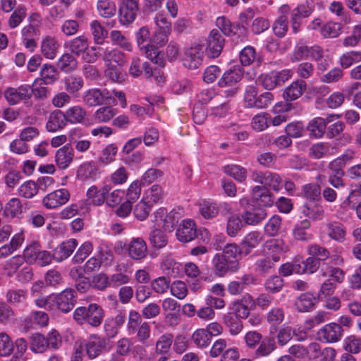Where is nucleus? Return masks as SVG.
I'll use <instances>...</instances> for the list:
<instances>
[{"label": "nucleus", "mask_w": 361, "mask_h": 361, "mask_svg": "<svg viewBox=\"0 0 361 361\" xmlns=\"http://www.w3.org/2000/svg\"><path fill=\"white\" fill-rule=\"evenodd\" d=\"M67 123L78 124L83 123L87 117L86 110L80 105L68 108L63 112Z\"/></svg>", "instance_id": "35"}, {"label": "nucleus", "mask_w": 361, "mask_h": 361, "mask_svg": "<svg viewBox=\"0 0 361 361\" xmlns=\"http://www.w3.org/2000/svg\"><path fill=\"white\" fill-rule=\"evenodd\" d=\"M23 205L18 198H12L6 205L4 213L7 217L15 218L22 214Z\"/></svg>", "instance_id": "64"}, {"label": "nucleus", "mask_w": 361, "mask_h": 361, "mask_svg": "<svg viewBox=\"0 0 361 361\" xmlns=\"http://www.w3.org/2000/svg\"><path fill=\"white\" fill-rule=\"evenodd\" d=\"M74 157L73 148L68 144L60 147L55 154V162L61 169H67L72 163Z\"/></svg>", "instance_id": "26"}, {"label": "nucleus", "mask_w": 361, "mask_h": 361, "mask_svg": "<svg viewBox=\"0 0 361 361\" xmlns=\"http://www.w3.org/2000/svg\"><path fill=\"white\" fill-rule=\"evenodd\" d=\"M106 346V340L97 335H91L85 343V350L90 358L99 356Z\"/></svg>", "instance_id": "22"}, {"label": "nucleus", "mask_w": 361, "mask_h": 361, "mask_svg": "<svg viewBox=\"0 0 361 361\" xmlns=\"http://www.w3.org/2000/svg\"><path fill=\"white\" fill-rule=\"evenodd\" d=\"M69 199L70 192L67 189H58L44 197L42 204L47 209H55L66 204Z\"/></svg>", "instance_id": "10"}, {"label": "nucleus", "mask_w": 361, "mask_h": 361, "mask_svg": "<svg viewBox=\"0 0 361 361\" xmlns=\"http://www.w3.org/2000/svg\"><path fill=\"white\" fill-rule=\"evenodd\" d=\"M125 319V316L121 313L114 317L106 319L104 329L106 335L110 338L115 337L118 334L121 326L124 324Z\"/></svg>", "instance_id": "42"}, {"label": "nucleus", "mask_w": 361, "mask_h": 361, "mask_svg": "<svg viewBox=\"0 0 361 361\" xmlns=\"http://www.w3.org/2000/svg\"><path fill=\"white\" fill-rule=\"evenodd\" d=\"M128 71L133 78H137L143 74L144 77L148 79L153 75V69L151 65L147 61H142L137 56L132 58Z\"/></svg>", "instance_id": "17"}, {"label": "nucleus", "mask_w": 361, "mask_h": 361, "mask_svg": "<svg viewBox=\"0 0 361 361\" xmlns=\"http://www.w3.org/2000/svg\"><path fill=\"white\" fill-rule=\"evenodd\" d=\"M306 87L307 84L303 80H297L285 89L283 97L286 101H294L303 94Z\"/></svg>", "instance_id": "33"}, {"label": "nucleus", "mask_w": 361, "mask_h": 361, "mask_svg": "<svg viewBox=\"0 0 361 361\" xmlns=\"http://www.w3.org/2000/svg\"><path fill=\"white\" fill-rule=\"evenodd\" d=\"M293 75L290 69H283L281 71H271L262 74L259 77V81L264 89L268 90H274L277 86L282 85L288 80Z\"/></svg>", "instance_id": "3"}, {"label": "nucleus", "mask_w": 361, "mask_h": 361, "mask_svg": "<svg viewBox=\"0 0 361 361\" xmlns=\"http://www.w3.org/2000/svg\"><path fill=\"white\" fill-rule=\"evenodd\" d=\"M252 200L258 207L263 208L271 207L274 202V196L270 190L260 185L255 186L252 190Z\"/></svg>", "instance_id": "18"}, {"label": "nucleus", "mask_w": 361, "mask_h": 361, "mask_svg": "<svg viewBox=\"0 0 361 361\" xmlns=\"http://www.w3.org/2000/svg\"><path fill=\"white\" fill-rule=\"evenodd\" d=\"M110 38L112 44L120 47L128 51H133V45L129 39L118 30H112L110 32Z\"/></svg>", "instance_id": "57"}, {"label": "nucleus", "mask_w": 361, "mask_h": 361, "mask_svg": "<svg viewBox=\"0 0 361 361\" xmlns=\"http://www.w3.org/2000/svg\"><path fill=\"white\" fill-rule=\"evenodd\" d=\"M176 235L177 239L182 243H188L193 240L197 235V226L192 219H184L178 225Z\"/></svg>", "instance_id": "12"}, {"label": "nucleus", "mask_w": 361, "mask_h": 361, "mask_svg": "<svg viewBox=\"0 0 361 361\" xmlns=\"http://www.w3.org/2000/svg\"><path fill=\"white\" fill-rule=\"evenodd\" d=\"M202 46L193 44L185 51L183 65L189 69H196L202 64Z\"/></svg>", "instance_id": "16"}, {"label": "nucleus", "mask_w": 361, "mask_h": 361, "mask_svg": "<svg viewBox=\"0 0 361 361\" xmlns=\"http://www.w3.org/2000/svg\"><path fill=\"white\" fill-rule=\"evenodd\" d=\"M310 227V222L307 219H304L297 224L293 230L294 238L301 241H310L312 240L313 235L307 231Z\"/></svg>", "instance_id": "45"}, {"label": "nucleus", "mask_w": 361, "mask_h": 361, "mask_svg": "<svg viewBox=\"0 0 361 361\" xmlns=\"http://www.w3.org/2000/svg\"><path fill=\"white\" fill-rule=\"evenodd\" d=\"M315 296L310 293H302L295 300V308L300 312H309L312 310L316 304Z\"/></svg>", "instance_id": "43"}, {"label": "nucleus", "mask_w": 361, "mask_h": 361, "mask_svg": "<svg viewBox=\"0 0 361 361\" xmlns=\"http://www.w3.org/2000/svg\"><path fill=\"white\" fill-rule=\"evenodd\" d=\"M212 265L214 274L219 277H223L228 272H235L239 269L238 259L228 258L221 253L214 256Z\"/></svg>", "instance_id": "6"}, {"label": "nucleus", "mask_w": 361, "mask_h": 361, "mask_svg": "<svg viewBox=\"0 0 361 361\" xmlns=\"http://www.w3.org/2000/svg\"><path fill=\"white\" fill-rule=\"evenodd\" d=\"M104 318V312L102 307L96 304L92 303L87 307V316L85 323L97 327L99 326Z\"/></svg>", "instance_id": "40"}, {"label": "nucleus", "mask_w": 361, "mask_h": 361, "mask_svg": "<svg viewBox=\"0 0 361 361\" xmlns=\"http://www.w3.org/2000/svg\"><path fill=\"white\" fill-rule=\"evenodd\" d=\"M307 252L309 255L319 261H325L330 257L329 250L317 243L308 245Z\"/></svg>", "instance_id": "51"}, {"label": "nucleus", "mask_w": 361, "mask_h": 361, "mask_svg": "<svg viewBox=\"0 0 361 361\" xmlns=\"http://www.w3.org/2000/svg\"><path fill=\"white\" fill-rule=\"evenodd\" d=\"M82 130L79 128L71 129L68 132V141L71 146L74 145L77 152L84 153L87 152L91 145L89 140L83 139Z\"/></svg>", "instance_id": "25"}, {"label": "nucleus", "mask_w": 361, "mask_h": 361, "mask_svg": "<svg viewBox=\"0 0 361 361\" xmlns=\"http://www.w3.org/2000/svg\"><path fill=\"white\" fill-rule=\"evenodd\" d=\"M78 60L71 53L63 54L57 61L58 68L64 73H71L78 68Z\"/></svg>", "instance_id": "46"}, {"label": "nucleus", "mask_w": 361, "mask_h": 361, "mask_svg": "<svg viewBox=\"0 0 361 361\" xmlns=\"http://www.w3.org/2000/svg\"><path fill=\"white\" fill-rule=\"evenodd\" d=\"M99 259L104 266H110L114 261V252L111 248L104 243L97 247Z\"/></svg>", "instance_id": "59"}, {"label": "nucleus", "mask_w": 361, "mask_h": 361, "mask_svg": "<svg viewBox=\"0 0 361 361\" xmlns=\"http://www.w3.org/2000/svg\"><path fill=\"white\" fill-rule=\"evenodd\" d=\"M140 51L152 63L159 67H164L166 62L161 54L159 47L151 42L147 43L139 48Z\"/></svg>", "instance_id": "30"}, {"label": "nucleus", "mask_w": 361, "mask_h": 361, "mask_svg": "<svg viewBox=\"0 0 361 361\" xmlns=\"http://www.w3.org/2000/svg\"><path fill=\"white\" fill-rule=\"evenodd\" d=\"M328 236L338 243H343L345 240L346 228L345 226L336 221H327L325 224Z\"/></svg>", "instance_id": "28"}, {"label": "nucleus", "mask_w": 361, "mask_h": 361, "mask_svg": "<svg viewBox=\"0 0 361 361\" xmlns=\"http://www.w3.org/2000/svg\"><path fill=\"white\" fill-rule=\"evenodd\" d=\"M97 7L99 15L104 18H111L116 12V4L111 0H98Z\"/></svg>", "instance_id": "56"}, {"label": "nucleus", "mask_w": 361, "mask_h": 361, "mask_svg": "<svg viewBox=\"0 0 361 361\" xmlns=\"http://www.w3.org/2000/svg\"><path fill=\"white\" fill-rule=\"evenodd\" d=\"M68 47L71 54L82 56V60L88 63H94L99 56L97 47H89V39L85 35L76 37L68 43Z\"/></svg>", "instance_id": "1"}, {"label": "nucleus", "mask_w": 361, "mask_h": 361, "mask_svg": "<svg viewBox=\"0 0 361 361\" xmlns=\"http://www.w3.org/2000/svg\"><path fill=\"white\" fill-rule=\"evenodd\" d=\"M60 44L56 37L47 35L41 42V52L49 59H54L59 51Z\"/></svg>", "instance_id": "29"}, {"label": "nucleus", "mask_w": 361, "mask_h": 361, "mask_svg": "<svg viewBox=\"0 0 361 361\" xmlns=\"http://www.w3.org/2000/svg\"><path fill=\"white\" fill-rule=\"evenodd\" d=\"M98 167L94 161H89L82 163L77 170L76 176L82 181L94 180L98 178Z\"/></svg>", "instance_id": "27"}, {"label": "nucleus", "mask_w": 361, "mask_h": 361, "mask_svg": "<svg viewBox=\"0 0 361 361\" xmlns=\"http://www.w3.org/2000/svg\"><path fill=\"white\" fill-rule=\"evenodd\" d=\"M244 300L247 304L251 306H258L262 310L267 309L271 304L274 298L267 293H260L254 299L250 295L246 294L244 295Z\"/></svg>", "instance_id": "47"}, {"label": "nucleus", "mask_w": 361, "mask_h": 361, "mask_svg": "<svg viewBox=\"0 0 361 361\" xmlns=\"http://www.w3.org/2000/svg\"><path fill=\"white\" fill-rule=\"evenodd\" d=\"M40 81L44 85L53 84L57 80V71L54 66L44 64L40 70Z\"/></svg>", "instance_id": "54"}, {"label": "nucleus", "mask_w": 361, "mask_h": 361, "mask_svg": "<svg viewBox=\"0 0 361 361\" xmlns=\"http://www.w3.org/2000/svg\"><path fill=\"white\" fill-rule=\"evenodd\" d=\"M221 318L222 322L228 328L231 334L235 336L242 331L243 322L233 312L223 314Z\"/></svg>", "instance_id": "38"}, {"label": "nucleus", "mask_w": 361, "mask_h": 361, "mask_svg": "<svg viewBox=\"0 0 361 361\" xmlns=\"http://www.w3.org/2000/svg\"><path fill=\"white\" fill-rule=\"evenodd\" d=\"M129 257L135 260L144 259L147 255V247L145 241L141 238H133L128 245Z\"/></svg>", "instance_id": "23"}, {"label": "nucleus", "mask_w": 361, "mask_h": 361, "mask_svg": "<svg viewBox=\"0 0 361 361\" xmlns=\"http://www.w3.org/2000/svg\"><path fill=\"white\" fill-rule=\"evenodd\" d=\"M330 121L329 118L326 120L321 117L313 118L307 126L309 135L314 138H321L325 133L326 124Z\"/></svg>", "instance_id": "36"}, {"label": "nucleus", "mask_w": 361, "mask_h": 361, "mask_svg": "<svg viewBox=\"0 0 361 361\" xmlns=\"http://www.w3.org/2000/svg\"><path fill=\"white\" fill-rule=\"evenodd\" d=\"M30 348L35 353H44L48 348V343L42 334L35 333L30 337Z\"/></svg>", "instance_id": "49"}, {"label": "nucleus", "mask_w": 361, "mask_h": 361, "mask_svg": "<svg viewBox=\"0 0 361 361\" xmlns=\"http://www.w3.org/2000/svg\"><path fill=\"white\" fill-rule=\"evenodd\" d=\"M90 26L94 43L102 44L107 36V30L96 20L92 21Z\"/></svg>", "instance_id": "55"}, {"label": "nucleus", "mask_w": 361, "mask_h": 361, "mask_svg": "<svg viewBox=\"0 0 361 361\" xmlns=\"http://www.w3.org/2000/svg\"><path fill=\"white\" fill-rule=\"evenodd\" d=\"M343 330L337 323H330L324 326L318 332L321 341L326 343H336L343 336Z\"/></svg>", "instance_id": "15"}, {"label": "nucleus", "mask_w": 361, "mask_h": 361, "mask_svg": "<svg viewBox=\"0 0 361 361\" xmlns=\"http://www.w3.org/2000/svg\"><path fill=\"white\" fill-rule=\"evenodd\" d=\"M224 172L239 182H243L247 178V170L239 165H227L224 167Z\"/></svg>", "instance_id": "60"}, {"label": "nucleus", "mask_w": 361, "mask_h": 361, "mask_svg": "<svg viewBox=\"0 0 361 361\" xmlns=\"http://www.w3.org/2000/svg\"><path fill=\"white\" fill-rule=\"evenodd\" d=\"M270 116L267 113H260L255 115L251 121L252 129L257 132L264 130L269 127Z\"/></svg>", "instance_id": "63"}, {"label": "nucleus", "mask_w": 361, "mask_h": 361, "mask_svg": "<svg viewBox=\"0 0 361 361\" xmlns=\"http://www.w3.org/2000/svg\"><path fill=\"white\" fill-rule=\"evenodd\" d=\"M201 215L204 219H212L219 213V207L216 202L209 200H203L199 205Z\"/></svg>", "instance_id": "58"}, {"label": "nucleus", "mask_w": 361, "mask_h": 361, "mask_svg": "<svg viewBox=\"0 0 361 361\" xmlns=\"http://www.w3.org/2000/svg\"><path fill=\"white\" fill-rule=\"evenodd\" d=\"M225 39L216 29H213L207 39V54L209 57L215 59L218 57L224 47Z\"/></svg>", "instance_id": "11"}, {"label": "nucleus", "mask_w": 361, "mask_h": 361, "mask_svg": "<svg viewBox=\"0 0 361 361\" xmlns=\"http://www.w3.org/2000/svg\"><path fill=\"white\" fill-rule=\"evenodd\" d=\"M263 240V236L258 231H252L247 233L242 240V248L246 254H249L257 247Z\"/></svg>", "instance_id": "44"}, {"label": "nucleus", "mask_w": 361, "mask_h": 361, "mask_svg": "<svg viewBox=\"0 0 361 361\" xmlns=\"http://www.w3.org/2000/svg\"><path fill=\"white\" fill-rule=\"evenodd\" d=\"M138 11L137 0H123L119 8V21L122 25L131 23L136 18Z\"/></svg>", "instance_id": "14"}, {"label": "nucleus", "mask_w": 361, "mask_h": 361, "mask_svg": "<svg viewBox=\"0 0 361 361\" xmlns=\"http://www.w3.org/2000/svg\"><path fill=\"white\" fill-rule=\"evenodd\" d=\"M53 309L56 308L62 312H70L75 306L76 299L75 291L67 288L58 294H53Z\"/></svg>", "instance_id": "8"}, {"label": "nucleus", "mask_w": 361, "mask_h": 361, "mask_svg": "<svg viewBox=\"0 0 361 361\" xmlns=\"http://www.w3.org/2000/svg\"><path fill=\"white\" fill-rule=\"evenodd\" d=\"M340 163V161H331L329 164V182L336 188H339L343 185L344 171Z\"/></svg>", "instance_id": "31"}, {"label": "nucleus", "mask_w": 361, "mask_h": 361, "mask_svg": "<svg viewBox=\"0 0 361 361\" xmlns=\"http://www.w3.org/2000/svg\"><path fill=\"white\" fill-rule=\"evenodd\" d=\"M111 190V186L108 184L104 185L101 188L92 185L87 190V197L91 200L94 206H102L107 199L108 194Z\"/></svg>", "instance_id": "20"}, {"label": "nucleus", "mask_w": 361, "mask_h": 361, "mask_svg": "<svg viewBox=\"0 0 361 361\" xmlns=\"http://www.w3.org/2000/svg\"><path fill=\"white\" fill-rule=\"evenodd\" d=\"M360 61H361V51H359L345 52L339 59L340 65L343 68H348Z\"/></svg>", "instance_id": "61"}, {"label": "nucleus", "mask_w": 361, "mask_h": 361, "mask_svg": "<svg viewBox=\"0 0 361 361\" xmlns=\"http://www.w3.org/2000/svg\"><path fill=\"white\" fill-rule=\"evenodd\" d=\"M77 246L78 241L74 238L61 243L53 251L54 259L56 262H62L71 256Z\"/></svg>", "instance_id": "24"}, {"label": "nucleus", "mask_w": 361, "mask_h": 361, "mask_svg": "<svg viewBox=\"0 0 361 361\" xmlns=\"http://www.w3.org/2000/svg\"><path fill=\"white\" fill-rule=\"evenodd\" d=\"M154 217L159 227H162L164 231L171 232L178 222L180 214L174 209L167 212L166 208L160 207L154 212Z\"/></svg>", "instance_id": "7"}, {"label": "nucleus", "mask_w": 361, "mask_h": 361, "mask_svg": "<svg viewBox=\"0 0 361 361\" xmlns=\"http://www.w3.org/2000/svg\"><path fill=\"white\" fill-rule=\"evenodd\" d=\"M67 121L64 114L61 110L51 112L46 123V128L49 132L55 133L66 127Z\"/></svg>", "instance_id": "32"}, {"label": "nucleus", "mask_w": 361, "mask_h": 361, "mask_svg": "<svg viewBox=\"0 0 361 361\" xmlns=\"http://www.w3.org/2000/svg\"><path fill=\"white\" fill-rule=\"evenodd\" d=\"M334 154V148L328 142H318L312 145L310 149L308 154L310 157L314 159H319Z\"/></svg>", "instance_id": "37"}, {"label": "nucleus", "mask_w": 361, "mask_h": 361, "mask_svg": "<svg viewBox=\"0 0 361 361\" xmlns=\"http://www.w3.org/2000/svg\"><path fill=\"white\" fill-rule=\"evenodd\" d=\"M251 178L253 181L260 183L261 187H266L268 189L269 188L276 192H279L282 188L281 176L278 173L269 171H253L251 173Z\"/></svg>", "instance_id": "5"}, {"label": "nucleus", "mask_w": 361, "mask_h": 361, "mask_svg": "<svg viewBox=\"0 0 361 361\" xmlns=\"http://www.w3.org/2000/svg\"><path fill=\"white\" fill-rule=\"evenodd\" d=\"M83 103L88 106H97L104 102L111 99L110 91L98 88H92L85 90L82 96Z\"/></svg>", "instance_id": "9"}, {"label": "nucleus", "mask_w": 361, "mask_h": 361, "mask_svg": "<svg viewBox=\"0 0 361 361\" xmlns=\"http://www.w3.org/2000/svg\"><path fill=\"white\" fill-rule=\"evenodd\" d=\"M64 89L71 96L77 97L84 86V80L78 75H68L63 79Z\"/></svg>", "instance_id": "41"}, {"label": "nucleus", "mask_w": 361, "mask_h": 361, "mask_svg": "<svg viewBox=\"0 0 361 361\" xmlns=\"http://www.w3.org/2000/svg\"><path fill=\"white\" fill-rule=\"evenodd\" d=\"M276 343L273 336H265L259 343L252 355V360L268 357L276 350Z\"/></svg>", "instance_id": "21"}, {"label": "nucleus", "mask_w": 361, "mask_h": 361, "mask_svg": "<svg viewBox=\"0 0 361 361\" xmlns=\"http://www.w3.org/2000/svg\"><path fill=\"white\" fill-rule=\"evenodd\" d=\"M102 59L106 66H114L113 63H116L118 66H122L126 63L125 54L116 49H105Z\"/></svg>", "instance_id": "39"}, {"label": "nucleus", "mask_w": 361, "mask_h": 361, "mask_svg": "<svg viewBox=\"0 0 361 361\" xmlns=\"http://www.w3.org/2000/svg\"><path fill=\"white\" fill-rule=\"evenodd\" d=\"M342 32V25L339 23L329 21L321 27V35L324 38H335Z\"/></svg>", "instance_id": "52"}, {"label": "nucleus", "mask_w": 361, "mask_h": 361, "mask_svg": "<svg viewBox=\"0 0 361 361\" xmlns=\"http://www.w3.org/2000/svg\"><path fill=\"white\" fill-rule=\"evenodd\" d=\"M220 238L221 237L219 236L216 238V250L223 249V253H221V255H225V256H227V257L230 259H238L237 257L241 254L240 248L235 243H228L223 247L222 243L220 242Z\"/></svg>", "instance_id": "50"}, {"label": "nucleus", "mask_w": 361, "mask_h": 361, "mask_svg": "<svg viewBox=\"0 0 361 361\" xmlns=\"http://www.w3.org/2000/svg\"><path fill=\"white\" fill-rule=\"evenodd\" d=\"M257 87L255 85H248L245 88L244 94V105L247 108L264 109L269 106L274 95L269 92H265L259 95Z\"/></svg>", "instance_id": "2"}, {"label": "nucleus", "mask_w": 361, "mask_h": 361, "mask_svg": "<svg viewBox=\"0 0 361 361\" xmlns=\"http://www.w3.org/2000/svg\"><path fill=\"white\" fill-rule=\"evenodd\" d=\"M26 13V7L23 4L18 5L8 18L9 27L12 29L17 27L25 18Z\"/></svg>", "instance_id": "53"}, {"label": "nucleus", "mask_w": 361, "mask_h": 361, "mask_svg": "<svg viewBox=\"0 0 361 361\" xmlns=\"http://www.w3.org/2000/svg\"><path fill=\"white\" fill-rule=\"evenodd\" d=\"M243 78L242 72L238 69L226 71L218 81L219 86L224 90L226 97L234 96L238 90V83Z\"/></svg>", "instance_id": "4"}, {"label": "nucleus", "mask_w": 361, "mask_h": 361, "mask_svg": "<svg viewBox=\"0 0 361 361\" xmlns=\"http://www.w3.org/2000/svg\"><path fill=\"white\" fill-rule=\"evenodd\" d=\"M241 216L245 224L255 226L267 218V212L265 208L252 206L243 211Z\"/></svg>", "instance_id": "19"}, {"label": "nucleus", "mask_w": 361, "mask_h": 361, "mask_svg": "<svg viewBox=\"0 0 361 361\" xmlns=\"http://www.w3.org/2000/svg\"><path fill=\"white\" fill-rule=\"evenodd\" d=\"M192 340L198 348H205L211 342V337L205 329H199L194 331Z\"/></svg>", "instance_id": "62"}, {"label": "nucleus", "mask_w": 361, "mask_h": 361, "mask_svg": "<svg viewBox=\"0 0 361 361\" xmlns=\"http://www.w3.org/2000/svg\"><path fill=\"white\" fill-rule=\"evenodd\" d=\"M31 96V87L28 85H23L18 88L8 87L4 92V97L11 105H15L22 100L29 99Z\"/></svg>", "instance_id": "13"}, {"label": "nucleus", "mask_w": 361, "mask_h": 361, "mask_svg": "<svg viewBox=\"0 0 361 361\" xmlns=\"http://www.w3.org/2000/svg\"><path fill=\"white\" fill-rule=\"evenodd\" d=\"M264 247L268 257H271L274 262H279L281 256L286 250L283 242L278 239H272L267 241Z\"/></svg>", "instance_id": "34"}, {"label": "nucleus", "mask_w": 361, "mask_h": 361, "mask_svg": "<svg viewBox=\"0 0 361 361\" xmlns=\"http://www.w3.org/2000/svg\"><path fill=\"white\" fill-rule=\"evenodd\" d=\"M173 341V336L170 333H166L159 337L155 343V354H167L170 353Z\"/></svg>", "instance_id": "48"}]
</instances>
